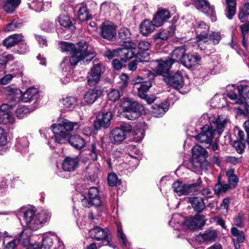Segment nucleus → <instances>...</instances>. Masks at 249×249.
Masks as SVG:
<instances>
[{
  "label": "nucleus",
  "instance_id": "f257e3e1",
  "mask_svg": "<svg viewBox=\"0 0 249 249\" xmlns=\"http://www.w3.org/2000/svg\"><path fill=\"white\" fill-rule=\"evenodd\" d=\"M78 127L77 123L72 122L66 119L58 124H53L51 128L54 137H52V139H54L58 143L64 144L69 142L75 148L81 149L85 145L84 140L78 135H71V132Z\"/></svg>",
  "mask_w": 249,
  "mask_h": 249
},
{
  "label": "nucleus",
  "instance_id": "f03ea898",
  "mask_svg": "<svg viewBox=\"0 0 249 249\" xmlns=\"http://www.w3.org/2000/svg\"><path fill=\"white\" fill-rule=\"evenodd\" d=\"M202 123L208 122L210 126L207 124L203 128V132L196 136V139L200 142L206 144L211 143L214 135H220L224 130L228 120L223 116L216 118L212 114H204L200 118Z\"/></svg>",
  "mask_w": 249,
  "mask_h": 249
},
{
  "label": "nucleus",
  "instance_id": "7ed1b4c3",
  "mask_svg": "<svg viewBox=\"0 0 249 249\" xmlns=\"http://www.w3.org/2000/svg\"><path fill=\"white\" fill-rule=\"evenodd\" d=\"M96 53L92 50L88 49L85 42H80L78 45V50L72 54L71 57H66L60 64L63 71H69L71 67L76 65L80 61L88 63L95 56Z\"/></svg>",
  "mask_w": 249,
  "mask_h": 249
},
{
  "label": "nucleus",
  "instance_id": "20e7f679",
  "mask_svg": "<svg viewBox=\"0 0 249 249\" xmlns=\"http://www.w3.org/2000/svg\"><path fill=\"white\" fill-rule=\"evenodd\" d=\"M186 52L185 46L177 47L173 51L170 58L174 63L181 62L188 68L198 65L201 58L196 54L187 53Z\"/></svg>",
  "mask_w": 249,
  "mask_h": 249
},
{
  "label": "nucleus",
  "instance_id": "39448f33",
  "mask_svg": "<svg viewBox=\"0 0 249 249\" xmlns=\"http://www.w3.org/2000/svg\"><path fill=\"white\" fill-rule=\"evenodd\" d=\"M7 89L9 94V99L13 101L15 104L20 100L23 102H28L36 99L38 97V89L35 88H29L23 93L18 89L7 88Z\"/></svg>",
  "mask_w": 249,
  "mask_h": 249
},
{
  "label": "nucleus",
  "instance_id": "423d86ee",
  "mask_svg": "<svg viewBox=\"0 0 249 249\" xmlns=\"http://www.w3.org/2000/svg\"><path fill=\"white\" fill-rule=\"evenodd\" d=\"M15 58L12 54L2 56L0 58V69L8 70L13 77L22 76L23 75V67L18 62L14 61Z\"/></svg>",
  "mask_w": 249,
  "mask_h": 249
},
{
  "label": "nucleus",
  "instance_id": "0eeeda50",
  "mask_svg": "<svg viewBox=\"0 0 249 249\" xmlns=\"http://www.w3.org/2000/svg\"><path fill=\"white\" fill-rule=\"evenodd\" d=\"M192 157L190 162L191 166L195 171H198L203 168L208 156L207 151L200 146L196 145L192 150Z\"/></svg>",
  "mask_w": 249,
  "mask_h": 249
},
{
  "label": "nucleus",
  "instance_id": "6e6552de",
  "mask_svg": "<svg viewBox=\"0 0 249 249\" xmlns=\"http://www.w3.org/2000/svg\"><path fill=\"white\" fill-rule=\"evenodd\" d=\"M143 109V106L137 102L132 101L128 98L124 100L123 107L124 116L128 120H134L138 118Z\"/></svg>",
  "mask_w": 249,
  "mask_h": 249
},
{
  "label": "nucleus",
  "instance_id": "1a4fd4ad",
  "mask_svg": "<svg viewBox=\"0 0 249 249\" xmlns=\"http://www.w3.org/2000/svg\"><path fill=\"white\" fill-rule=\"evenodd\" d=\"M201 181L199 179L196 183L186 184L182 181H176L172 185L174 192L178 196L194 194L198 191L200 187Z\"/></svg>",
  "mask_w": 249,
  "mask_h": 249
},
{
  "label": "nucleus",
  "instance_id": "9d476101",
  "mask_svg": "<svg viewBox=\"0 0 249 249\" xmlns=\"http://www.w3.org/2000/svg\"><path fill=\"white\" fill-rule=\"evenodd\" d=\"M247 86H238L237 89L239 95L235 92L231 91L228 93L227 96L236 103L242 106L244 109L249 114V90L246 97H244L243 95V94L247 91Z\"/></svg>",
  "mask_w": 249,
  "mask_h": 249
},
{
  "label": "nucleus",
  "instance_id": "9b49d317",
  "mask_svg": "<svg viewBox=\"0 0 249 249\" xmlns=\"http://www.w3.org/2000/svg\"><path fill=\"white\" fill-rule=\"evenodd\" d=\"M88 197L83 196L82 199V204L85 207H90L92 206L99 207L102 206L103 201L99 194V190L96 187L89 188L88 194Z\"/></svg>",
  "mask_w": 249,
  "mask_h": 249
},
{
  "label": "nucleus",
  "instance_id": "f8f14e48",
  "mask_svg": "<svg viewBox=\"0 0 249 249\" xmlns=\"http://www.w3.org/2000/svg\"><path fill=\"white\" fill-rule=\"evenodd\" d=\"M104 71V67L102 64H94L87 76L88 84L90 87L96 85L100 81Z\"/></svg>",
  "mask_w": 249,
  "mask_h": 249
},
{
  "label": "nucleus",
  "instance_id": "ddd939ff",
  "mask_svg": "<svg viewBox=\"0 0 249 249\" xmlns=\"http://www.w3.org/2000/svg\"><path fill=\"white\" fill-rule=\"evenodd\" d=\"M15 104L11 101L9 104H4L0 106V124H9L14 123L15 120L11 110Z\"/></svg>",
  "mask_w": 249,
  "mask_h": 249
},
{
  "label": "nucleus",
  "instance_id": "4468645a",
  "mask_svg": "<svg viewBox=\"0 0 249 249\" xmlns=\"http://www.w3.org/2000/svg\"><path fill=\"white\" fill-rule=\"evenodd\" d=\"M109 231L107 228H102L99 226H94L89 231V235L90 238L98 241H108ZM108 245L109 242L107 241Z\"/></svg>",
  "mask_w": 249,
  "mask_h": 249
},
{
  "label": "nucleus",
  "instance_id": "2eb2a0df",
  "mask_svg": "<svg viewBox=\"0 0 249 249\" xmlns=\"http://www.w3.org/2000/svg\"><path fill=\"white\" fill-rule=\"evenodd\" d=\"M123 48H120V57L127 60L135 57L137 54L135 44L131 41H124Z\"/></svg>",
  "mask_w": 249,
  "mask_h": 249
},
{
  "label": "nucleus",
  "instance_id": "dca6fc26",
  "mask_svg": "<svg viewBox=\"0 0 249 249\" xmlns=\"http://www.w3.org/2000/svg\"><path fill=\"white\" fill-rule=\"evenodd\" d=\"M116 26L111 22L107 21L102 23L100 35L106 39L112 40L116 35Z\"/></svg>",
  "mask_w": 249,
  "mask_h": 249
},
{
  "label": "nucleus",
  "instance_id": "f3484780",
  "mask_svg": "<svg viewBox=\"0 0 249 249\" xmlns=\"http://www.w3.org/2000/svg\"><path fill=\"white\" fill-rule=\"evenodd\" d=\"M209 27L203 21L198 22L196 27V33L197 34L196 41L198 42V46L202 43H206L208 42V32Z\"/></svg>",
  "mask_w": 249,
  "mask_h": 249
},
{
  "label": "nucleus",
  "instance_id": "a211bd4d",
  "mask_svg": "<svg viewBox=\"0 0 249 249\" xmlns=\"http://www.w3.org/2000/svg\"><path fill=\"white\" fill-rule=\"evenodd\" d=\"M156 62L157 66L155 68L154 71L157 74L163 75L164 77L165 74H168L170 69L174 63V60L171 58L159 59Z\"/></svg>",
  "mask_w": 249,
  "mask_h": 249
},
{
  "label": "nucleus",
  "instance_id": "6ab92c4d",
  "mask_svg": "<svg viewBox=\"0 0 249 249\" xmlns=\"http://www.w3.org/2000/svg\"><path fill=\"white\" fill-rule=\"evenodd\" d=\"M156 62L157 66L155 68L154 71L157 74L163 75L164 77L165 74H168L170 69L174 63V60L171 58L159 59Z\"/></svg>",
  "mask_w": 249,
  "mask_h": 249
},
{
  "label": "nucleus",
  "instance_id": "aec40b11",
  "mask_svg": "<svg viewBox=\"0 0 249 249\" xmlns=\"http://www.w3.org/2000/svg\"><path fill=\"white\" fill-rule=\"evenodd\" d=\"M164 80L167 84L178 89L181 88L184 85L183 76L179 71L165 76Z\"/></svg>",
  "mask_w": 249,
  "mask_h": 249
},
{
  "label": "nucleus",
  "instance_id": "412c9836",
  "mask_svg": "<svg viewBox=\"0 0 249 249\" xmlns=\"http://www.w3.org/2000/svg\"><path fill=\"white\" fill-rule=\"evenodd\" d=\"M171 17V13L168 10L160 9L158 10L154 16L153 22L155 23L157 27H159L162 26Z\"/></svg>",
  "mask_w": 249,
  "mask_h": 249
},
{
  "label": "nucleus",
  "instance_id": "4be33fe9",
  "mask_svg": "<svg viewBox=\"0 0 249 249\" xmlns=\"http://www.w3.org/2000/svg\"><path fill=\"white\" fill-rule=\"evenodd\" d=\"M112 114L110 111L100 113L97 120L94 122V126L97 129L101 127L107 128L110 125Z\"/></svg>",
  "mask_w": 249,
  "mask_h": 249
},
{
  "label": "nucleus",
  "instance_id": "5701e85b",
  "mask_svg": "<svg viewBox=\"0 0 249 249\" xmlns=\"http://www.w3.org/2000/svg\"><path fill=\"white\" fill-rule=\"evenodd\" d=\"M46 219H22L20 221L26 229L29 230H36L43 227L46 222Z\"/></svg>",
  "mask_w": 249,
  "mask_h": 249
},
{
  "label": "nucleus",
  "instance_id": "b1692460",
  "mask_svg": "<svg viewBox=\"0 0 249 249\" xmlns=\"http://www.w3.org/2000/svg\"><path fill=\"white\" fill-rule=\"evenodd\" d=\"M218 236V232L216 230L210 228L203 233H200L196 236V240L198 242H212L216 240Z\"/></svg>",
  "mask_w": 249,
  "mask_h": 249
},
{
  "label": "nucleus",
  "instance_id": "393cba45",
  "mask_svg": "<svg viewBox=\"0 0 249 249\" xmlns=\"http://www.w3.org/2000/svg\"><path fill=\"white\" fill-rule=\"evenodd\" d=\"M126 139L125 134H124L121 129L115 128L109 133V141L114 144L121 143Z\"/></svg>",
  "mask_w": 249,
  "mask_h": 249
},
{
  "label": "nucleus",
  "instance_id": "a878e982",
  "mask_svg": "<svg viewBox=\"0 0 249 249\" xmlns=\"http://www.w3.org/2000/svg\"><path fill=\"white\" fill-rule=\"evenodd\" d=\"M197 8L209 16H214L213 8L206 0H194Z\"/></svg>",
  "mask_w": 249,
  "mask_h": 249
},
{
  "label": "nucleus",
  "instance_id": "bb28decb",
  "mask_svg": "<svg viewBox=\"0 0 249 249\" xmlns=\"http://www.w3.org/2000/svg\"><path fill=\"white\" fill-rule=\"evenodd\" d=\"M205 224L204 219H186L184 222L182 223L181 226L183 228L187 227L189 229L194 230L201 228Z\"/></svg>",
  "mask_w": 249,
  "mask_h": 249
},
{
  "label": "nucleus",
  "instance_id": "cd10ccee",
  "mask_svg": "<svg viewBox=\"0 0 249 249\" xmlns=\"http://www.w3.org/2000/svg\"><path fill=\"white\" fill-rule=\"evenodd\" d=\"M188 201L191 204L194 210L197 213L202 212L205 208V203L203 198L201 197H189L188 198Z\"/></svg>",
  "mask_w": 249,
  "mask_h": 249
},
{
  "label": "nucleus",
  "instance_id": "c85d7f7f",
  "mask_svg": "<svg viewBox=\"0 0 249 249\" xmlns=\"http://www.w3.org/2000/svg\"><path fill=\"white\" fill-rule=\"evenodd\" d=\"M78 161L76 158L67 157L63 161V168L66 171H73L77 168Z\"/></svg>",
  "mask_w": 249,
  "mask_h": 249
},
{
  "label": "nucleus",
  "instance_id": "c756f323",
  "mask_svg": "<svg viewBox=\"0 0 249 249\" xmlns=\"http://www.w3.org/2000/svg\"><path fill=\"white\" fill-rule=\"evenodd\" d=\"M36 212V208L33 206H23L18 210L16 215L18 217L33 218Z\"/></svg>",
  "mask_w": 249,
  "mask_h": 249
},
{
  "label": "nucleus",
  "instance_id": "7c9ffc66",
  "mask_svg": "<svg viewBox=\"0 0 249 249\" xmlns=\"http://www.w3.org/2000/svg\"><path fill=\"white\" fill-rule=\"evenodd\" d=\"M237 135L239 141L234 142L233 145L237 152L241 154L244 150L245 148V142H247V141L245 139V133L242 130L238 129Z\"/></svg>",
  "mask_w": 249,
  "mask_h": 249
},
{
  "label": "nucleus",
  "instance_id": "2f4dec72",
  "mask_svg": "<svg viewBox=\"0 0 249 249\" xmlns=\"http://www.w3.org/2000/svg\"><path fill=\"white\" fill-rule=\"evenodd\" d=\"M157 27L155 23L148 19L144 20L140 25V31L143 35H147L153 32Z\"/></svg>",
  "mask_w": 249,
  "mask_h": 249
},
{
  "label": "nucleus",
  "instance_id": "473e14b6",
  "mask_svg": "<svg viewBox=\"0 0 249 249\" xmlns=\"http://www.w3.org/2000/svg\"><path fill=\"white\" fill-rule=\"evenodd\" d=\"M100 145L97 142H92L88 148V155L91 160L96 161L98 156L101 155V151L99 149Z\"/></svg>",
  "mask_w": 249,
  "mask_h": 249
},
{
  "label": "nucleus",
  "instance_id": "72a5a7b5",
  "mask_svg": "<svg viewBox=\"0 0 249 249\" xmlns=\"http://www.w3.org/2000/svg\"><path fill=\"white\" fill-rule=\"evenodd\" d=\"M101 94L100 90L97 89H89L84 95V100L87 104L93 103Z\"/></svg>",
  "mask_w": 249,
  "mask_h": 249
},
{
  "label": "nucleus",
  "instance_id": "f704fd0d",
  "mask_svg": "<svg viewBox=\"0 0 249 249\" xmlns=\"http://www.w3.org/2000/svg\"><path fill=\"white\" fill-rule=\"evenodd\" d=\"M57 239V237L54 233H46L44 235L40 249H51L53 244V241Z\"/></svg>",
  "mask_w": 249,
  "mask_h": 249
},
{
  "label": "nucleus",
  "instance_id": "c9c22d12",
  "mask_svg": "<svg viewBox=\"0 0 249 249\" xmlns=\"http://www.w3.org/2000/svg\"><path fill=\"white\" fill-rule=\"evenodd\" d=\"M22 39L23 36L21 35L15 34L5 38L3 41V43L7 48H9L22 41Z\"/></svg>",
  "mask_w": 249,
  "mask_h": 249
},
{
  "label": "nucleus",
  "instance_id": "e433bc0d",
  "mask_svg": "<svg viewBox=\"0 0 249 249\" xmlns=\"http://www.w3.org/2000/svg\"><path fill=\"white\" fill-rule=\"evenodd\" d=\"M31 234L32 232L29 229H24L18 236V243L22 244L23 246L27 247L30 244Z\"/></svg>",
  "mask_w": 249,
  "mask_h": 249
},
{
  "label": "nucleus",
  "instance_id": "4c0bfd02",
  "mask_svg": "<svg viewBox=\"0 0 249 249\" xmlns=\"http://www.w3.org/2000/svg\"><path fill=\"white\" fill-rule=\"evenodd\" d=\"M21 0H6L3 5V8L7 13H12L19 5Z\"/></svg>",
  "mask_w": 249,
  "mask_h": 249
},
{
  "label": "nucleus",
  "instance_id": "58836bf2",
  "mask_svg": "<svg viewBox=\"0 0 249 249\" xmlns=\"http://www.w3.org/2000/svg\"><path fill=\"white\" fill-rule=\"evenodd\" d=\"M8 134L3 128L0 127V155L2 154L6 150L5 147L7 143Z\"/></svg>",
  "mask_w": 249,
  "mask_h": 249
},
{
  "label": "nucleus",
  "instance_id": "ea45409f",
  "mask_svg": "<svg viewBox=\"0 0 249 249\" xmlns=\"http://www.w3.org/2000/svg\"><path fill=\"white\" fill-rule=\"evenodd\" d=\"M117 235L122 248L123 249H129L130 243L128 242L125 235L123 233L121 227H118Z\"/></svg>",
  "mask_w": 249,
  "mask_h": 249
},
{
  "label": "nucleus",
  "instance_id": "a19ab883",
  "mask_svg": "<svg viewBox=\"0 0 249 249\" xmlns=\"http://www.w3.org/2000/svg\"><path fill=\"white\" fill-rule=\"evenodd\" d=\"M226 2L227 10L226 15L229 19H231L235 13L236 1L235 0H226Z\"/></svg>",
  "mask_w": 249,
  "mask_h": 249
},
{
  "label": "nucleus",
  "instance_id": "79ce46f5",
  "mask_svg": "<svg viewBox=\"0 0 249 249\" xmlns=\"http://www.w3.org/2000/svg\"><path fill=\"white\" fill-rule=\"evenodd\" d=\"M59 47L62 52H67L71 53L76 52L78 49L76 50L75 47L73 43L68 42H60L59 43Z\"/></svg>",
  "mask_w": 249,
  "mask_h": 249
},
{
  "label": "nucleus",
  "instance_id": "37998d69",
  "mask_svg": "<svg viewBox=\"0 0 249 249\" xmlns=\"http://www.w3.org/2000/svg\"><path fill=\"white\" fill-rule=\"evenodd\" d=\"M151 87V83L149 82H145L141 84L140 87L137 88L138 94L140 98H145L146 93Z\"/></svg>",
  "mask_w": 249,
  "mask_h": 249
},
{
  "label": "nucleus",
  "instance_id": "c03bdc74",
  "mask_svg": "<svg viewBox=\"0 0 249 249\" xmlns=\"http://www.w3.org/2000/svg\"><path fill=\"white\" fill-rule=\"evenodd\" d=\"M7 71L5 69H0V85H6L9 83L13 79V75L10 73L5 74Z\"/></svg>",
  "mask_w": 249,
  "mask_h": 249
},
{
  "label": "nucleus",
  "instance_id": "a18cd8bd",
  "mask_svg": "<svg viewBox=\"0 0 249 249\" xmlns=\"http://www.w3.org/2000/svg\"><path fill=\"white\" fill-rule=\"evenodd\" d=\"M78 17L81 21H86L90 18V16L89 14L87 8L86 6H81L78 11Z\"/></svg>",
  "mask_w": 249,
  "mask_h": 249
},
{
  "label": "nucleus",
  "instance_id": "49530a36",
  "mask_svg": "<svg viewBox=\"0 0 249 249\" xmlns=\"http://www.w3.org/2000/svg\"><path fill=\"white\" fill-rule=\"evenodd\" d=\"M227 176L229 178L228 183L231 186L234 188L238 182V178L234 174V170L233 169L229 170L226 173Z\"/></svg>",
  "mask_w": 249,
  "mask_h": 249
},
{
  "label": "nucleus",
  "instance_id": "de8ad7c7",
  "mask_svg": "<svg viewBox=\"0 0 249 249\" xmlns=\"http://www.w3.org/2000/svg\"><path fill=\"white\" fill-rule=\"evenodd\" d=\"M240 29L242 34L243 44L245 47H247V42L246 39L248 37L249 32V22H246L244 25L240 26Z\"/></svg>",
  "mask_w": 249,
  "mask_h": 249
},
{
  "label": "nucleus",
  "instance_id": "09e8293b",
  "mask_svg": "<svg viewBox=\"0 0 249 249\" xmlns=\"http://www.w3.org/2000/svg\"><path fill=\"white\" fill-rule=\"evenodd\" d=\"M175 31V27L172 26L170 28V31L163 30L157 35V38L162 40H166L170 36H172Z\"/></svg>",
  "mask_w": 249,
  "mask_h": 249
},
{
  "label": "nucleus",
  "instance_id": "8fccbe9b",
  "mask_svg": "<svg viewBox=\"0 0 249 249\" xmlns=\"http://www.w3.org/2000/svg\"><path fill=\"white\" fill-rule=\"evenodd\" d=\"M58 20L60 24L65 27H69L72 24L69 17L67 14L60 15Z\"/></svg>",
  "mask_w": 249,
  "mask_h": 249
},
{
  "label": "nucleus",
  "instance_id": "3c124183",
  "mask_svg": "<svg viewBox=\"0 0 249 249\" xmlns=\"http://www.w3.org/2000/svg\"><path fill=\"white\" fill-rule=\"evenodd\" d=\"M62 103L66 108H72L76 103V99L74 97H68L62 100Z\"/></svg>",
  "mask_w": 249,
  "mask_h": 249
},
{
  "label": "nucleus",
  "instance_id": "603ef678",
  "mask_svg": "<svg viewBox=\"0 0 249 249\" xmlns=\"http://www.w3.org/2000/svg\"><path fill=\"white\" fill-rule=\"evenodd\" d=\"M104 56L109 59L116 56L120 57V48L114 50L107 49L105 52Z\"/></svg>",
  "mask_w": 249,
  "mask_h": 249
},
{
  "label": "nucleus",
  "instance_id": "864d4df0",
  "mask_svg": "<svg viewBox=\"0 0 249 249\" xmlns=\"http://www.w3.org/2000/svg\"><path fill=\"white\" fill-rule=\"evenodd\" d=\"M232 235L236 237L238 242H243L245 240V235L243 231H239L237 229L233 227L231 230Z\"/></svg>",
  "mask_w": 249,
  "mask_h": 249
},
{
  "label": "nucleus",
  "instance_id": "5fc2aeb1",
  "mask_svg": "<svg viewBox=\"0 0 249 249\" xmlns=\"http://www.w3.org/2000/svg\"><path fill=\"white\" fill-rule=\"evenodd\" d=\"M166 111L167 109L165 108H163L162 107L160 106H155V107H153L152 113L154 117H160L162 116Z\"/></svg>",
  "mask_w": 249,
  "mask_h": 249
},
{
  "label": "nucleus",
  "instance_id": "6e6d98bb",
  "mask_svg": "<svg viewBox=\"0 0 249 249\" xmlns=\"http://www.w3.org/2000/svg\"><path fill=\"white\" fill-rule=\"evenodd\" d=\"M21 23L16 20H13L11 23L8 24L5 27V31H12L15 29L19 28Z\"/></svg>",
  "mask_w": 249,
  "mask_h": 249
},
{
  "label": "nucleus",
  "instance_id": "4d7b16f0",
  "mask_svg": "<svg viewBox=\"0 0 249 249\" xmlns=\"http://www.w3.org/2000/svg\"><path fill=\"white\" fill-rule=\"evenodd\" d=\"M108 183L110 186H115L119 184V181L116 174L111 173L108 175Z\"/></svg>",
  "mask_w": 249,
  "mask_h": 249
},
{
  "label": "nucleus",
  "instance_id": "13d9d810",
  "mask_svg": "<svg viewBox=\"0 0 249 249\" xmlns=\"http://www.w3.org/2000/svg\"><path fill=\"white\" fill-rule=\"evenodd\" d=\"M120 97V94L118 90L113 89L108 93V98L111 101H116L118 100Z\"/></svg>",
  "mask_w": 249,
  "mask_h": 249
},
{
  "label": "nucleus",
  "instance_id": "bf43d9fd",
  "mask_svg": "<svg viewBox=\"0 0 249 249\" xmlns=\"http://www.w3.org/2000/svg\"><path fill=\"white\" fill-rule=\"evenodd\" d=\"M131 36L129 30L124 27L121 28L119 31V36L120 38L125 39L129 38Z\"/></svg>",
  "mask_w": 249,
  "mask_h": 249
},
{
  "label": "nucleus",
  "instance_id": "052dcab7",
  "mask_svg": "<svg viewBox=\"0 0 249 249\" xmlns=\"http://www.w3.org/2000/svg\"><path fill=\"white\" fill-rule=\"evenodd\" d=\"M29 145V142L26 138H19L17 141V146L22 149L27 148Z\"/></svg>",
  "mask_w": 249,
  "mask_h": 249
},
{
  "label": "nucleus",
  "instance_id": "680f3d73",
  "mask_svg": "<svg viewBox=\"0 0 249 249\" xmlns=\"http://www.w3.org/2000/svg\"><path fill=\"white\" fill-rule=\"evenodd\" d=\"M28 112V109L27 108L25 107H21L17 109L16 113L18 118L21 119Z\"/></svg>",
  "mask_w": 249,
  "mask_h": 249
},
{
  "label": "nucleus",
  "instance_id": "e2e57ef3",
  "mask_svg": "<svg viewBox=\"0 0 249 249\" xmlns=\"http://www.w3.org/2000/svg\"><path fill=\"white\" fill-rule=\"evenodd\" d=\"M135 139L137 141H141L144 137V130L142 128L137 129L133 132Z\"/></svg>",
  "mask_w": 249,
  "mask_h": 249
},
{
  "label": "nucleus",
  "instance_id": "0e129e2a",
  "mask_svg": "<svg viewBox=\"0 0 249 249\" xmlns=\"http://www.w3.org/2000/svg\"><path fill=\"white\" fill-rule=\"evenodd\" d=\"M209 39L211 40L214 44H217L221 39L220 34L219 33H213L209 35Z\"/></svg>",
  "mask_w": 249,
  "mask_h": 249
},
{
  "label": "nucleus",
  "instance_id": "69168bd1",
  "mask_svg": "<svg viewBox=\"0 0 249 249\" xmlns=\"http://www.w3.org/2000/svg\"><path fill=\"white\" fill-rule=\"evenodd\" d=\"M138 48L141 50L147 51L150 48V44L146 41L142 40L139 43Z\"/></svg>",
  "mask_w": 249,
  "mask_h": 249
},
{
  "label": "nucleus",
  "instance_id": "338daca9",
  "mask_svg": "<svg viewBox=\"0 0 249 249\" xmlns=\"http://www.w3.org/2000/svg\"><path fill=\"white\" fill-rule=\"evenodd\" d=\"M112 65L113 68L116 70H120L122 69L123 65L121 62L117 59H114L112 61Z\"/></svg>",
  "mask_w": 249,
  "mask_h": 249
},
{
  "label": "nucleus",
  "instance_id": "774afa93",
  "mask_svg": "<svg viewBox=\"0 0 249 249\" xmlns=\"http://www.w3.org/2000/svg\"><path fill=\"white\" fill-rule=\"evenodd\" d=\"M243 127L247 133V139L246 141L248 145H249V120L245 121L243 124Z\"/></svg>",
  "mask_w": 249,
  "mask_h": 249
}]
</instances>
